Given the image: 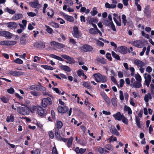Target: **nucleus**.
Here are the masks:
<instances>
[{
    "mask_svg": "<svg viewBox=\"0 0 154 154\" xmlns=\"http://www.w3.org/2000/svg\"><path fill=\"white\" fill-rule=\"evenodd\" d=\"M93 76L95 78V80L97 82L100 83L101 82L104 83L107 80V78L106 76L103 75L99 73L94 74Z\"/></svg>",
    "mask_w": 154,
    "mask_h": 154,
    "instance_id": "nucleus-1",
    "label": "nucleus"
},
{
    "mask_svg": "<svg viewBox=\"0 0 154 154\" xmlns=\"http://www.w3.org/2000/svg\"><path fill=\"white\" fill-rule=\"evenodd\" d=\"M17 111L22 115H27L29 113V110L27 107H18L17 108Z\"/></svg>",
    "mask_w": 154,
    "mask_h": 154,
    "instance_id": "nucleus-2",
    "label": "nucleus"
},
{
    "mask_svg": "<svg viewBox=\"0 0 154 154\" xmlns=\"http://www.w3.org/2000/svg\"><path fill=\"white\" fill-rule=\"evenodd\" d=\"M42 107L45 108L48 106L52 104V102L51 98L49 97L44 98L41 102Z\"/></svg>",
    "mask_w": 154,
    "mask_h": 154,
    "instance_id": "nucleus-3",
    "label": "nucleus"
},
{
    "mask_svg": "<svg viewBox=\"0 0 154 154\" xmlns=\"http://www.w3.org/2000/svg\"><path fill=\"white\" fill-rule=\"evenodd\" d=\"M47 111L40 106L38 107L37 109V113L38 115L43 118L47 114Z\"/></svg>",
    "mask_w": 154,
    "mask_h": 154,
    "instance_id": "nucleus-4",
    "label": "nucleus"
},
{
    "mask_svg": "<svg viewBox=\"0 0 154 154\" xmlns=\"http://www.w3.org/2000/svg\"><path fill=\"white\" fill-rule=\"evenodd\" d=\"M0 36L5 37L6 39H11L12 34L8 31L1 30L0 31Z\"/></svg>",
    "mask_w": 154,
    "mask_h": 154,
    "instance_id": "nucleus-5",
    "label": "nucleus"
},
{
    "mask_svg": "<svg viewBox=\"0 0 154 154\" xmlns=\"http://www.w3.org/2000/svg\"><path fill=\"white\" fill-rule=\"evenodd\" d=\"M34 46L36 48L43 49L45 48V43L41 41H37L34 43Z\"/></svg>",
    "mask_w": 154,
    "mask_h": 154,
    "instance_id": "nucleus-6",
    "label": "nucleus"
},
{
    "mask_svg": "<svg viewBox=\"0 0 154 154\" xmlns=\"http://www.w3.org/2000/svg\"><path fill=\"white\" fill-rule=\"evenodd\" d=\"M72 34L74 37L77 38H79L81 36V35L79 32L78 27L77 26H74Z\"/></svg>",
    "mask_w": 154,
    "mask_h": 154,
    "instance_id": "nucleus-7",
    "label": "nucleus"
},
{
    "mask_svg": "<svg viewBox=\"0 0 154 154\" xmlns=\"http://www.w3.org/2000/svg\"><path fill=\"white\" fill-rule=\"evenodd\" d=\"M50 44L51 46H53L58 49L62 48L65 47V45L63 44H62L54 41H52L51 42Z\"/></svg>",
    "mask_w": 154,
    "mask_h": 154,
    "instance_id": "nucleus-8",
    "label": "nucleus"
},
{
    "mask_svg": "<svg viewBox=\"0 0 154 154\" xmlns=\"http://www.w3.org/2000/svg\"><path fill=\"white\" fill-rule=\"evenodd\" d=\"M144 13L147 18H149L151 17V12L149 5H147L145 7Z\"/></svg>",
    "mask_w": 154,
    "mask_h": 154,
    "instance_id": "nucleus-9",
    "label": "nucleus"
},
{
    "mask_svg": "<svg viewBox=\"0 0 154 154\" xmlns=\"http://www.w3.org/2000/svg\"><path fill=\"white\" fill-rule=\"evenodd\" d=\"M93 48L88 44H85L82 47V49L84 52H90L93 50Z\"/></svg>",
    "mask_w": 154,
    "mask_h": 154,
    "instance_id": "nucleus-10",
    "label": "nucleus"
},
{
    "mask_svg": "<svg viewBox=\"0 0 154 154\" xmlns=\"http://www.w3.org/2000/svg\"><path fill=\"white\" fill-rule=\"evenodd\" d=\"M118 51L123 54H125L127 53L128 48L125 46H121L117 48Z\"/></svg>",
    "mask_w": 154,
    "mask_h": 154,
    "instance_id": "nucleus-11",
    "label": "nucleus"
},
{
    "mask_svg": "<svg viewBox=\"0 0 154 154\" xmlns=\"http://www.w3.org/2000/svg\"><path fill=\"white\" fill-rule=\"evenodd\" d=\"M7 27L11 29H15L18 26L17 24L14 22H10L5 23Z\"/></svg>",
    "mask_w": 154,
    "mask_h": 154,
    "instance_id": "nucleus-12",
    "label": "nucleus"
},
{
    "mask_svg": "<svg viewBox=\"0 0 154 154\" xmlns=\"http://www.w3.org/2000/svg\"><path fill=\"white\" fill-rule=\"evenodd\" d=\"M61 57L69 61L70 62L69 63L70 64H72V63L75 64V62L73 58H72L66 54H62L61 55Z\"/></svg>",
    "mask_w": 154,
    "mask_h": 154,
    "instance_id": "nucleus-13",
    "label": "nucleus"
},
{
    "mask_svg": "<svg viewBox=\"0 0 154 154\" xmlns=\"http://www.w3.org/2000/svg\"><path fill=\"white\" fill-rule=\"evenodd\" d=\"M29 4L31 7L39 9L41 7V5L38 2H30Z\"/></svg>",
    "mask_w": 154,
    "mask_h": 154,
    "instance_id": "nucleus-14",
    "label": "nucleus"
},
{
    "mask_svg": "<svg viewBox=\"0 0 154 154\" xmlns=\"http://www.w3.org/2000/svg\"><path fill=\"white\" fill-rule=\"evenodd\" d=\"M58 112L60 113H65L69 110L68 107L64 106L63 107L61 106H59L57 108Z\"/></svg>",
    "mask_w": 154,
    "mask_h": 154,
    "instance_id": "nucleus-15",
    "label": "nucleus"
},
{
    "mask_svg": "<svg viewBox=\"0 0 154 154\" xmlns=\"http://www.w3.org/2000/svg\"><path fill=\"white\" fill-rule=\"evenodd\" d=\"M110 131L112 134H113L116 135L117 136H120L119 132L117 131L115 127L113 125L111 126L110 128Z\"/></svg>",
    "mask_w": 154,
    "mask_h": 154,
    "instance_id": "nucleus-16",
    "label": "nucleus"
},
{
    "mask_svg": "<svg viewBox=\"0 0 154 154\" xmlns=\"http://www.w3.org/2000/svg\"><path fill=\"white\" fill-rule=\"evenodd\" d=\"M63 126V124L62 122L57 120L56 126H55L54 127V131H59V129L61 128Z\"/></svg>",
    "mask_w": 154,
    "mask_h": 154,
    "instance_id": "nucleus-17",
    "label": "nucleus"
},
{
    "mask_svg": "<svg viewBox=\"0 0 154 154\" xmlns=\"http://www.w3.org/2000/svg\"><path fill=\"white\" fill-rule=\"evenodd\" d=\"M132 44L135 47L141 48L142 45V42L140 40H136L133 42Z\"/></svg>",
    "mask_w": 154,
    "mask_h": 154,
    "instance_id": "nucleus-18",
    "label": "nucleus"
},
{
    "mask_svg": "<svg viewBox=\"0 0 154 154\" xmlns=\"http://www.w3.org/2000/svg\"><path fill=\"white\" fill-rule=\"evenodd\" d=\"M10 74L11 75L14 76H18L23 75L24 72H23L20 71H10Z\"/></svg>",
    "mask_w": 154,
    "mask_h": 154,
    "instance_id": "nucleus-19",
    "label": "nucleus"
},
{
    "mask_svg": "<svg viewBox=\"0 0 154 154\" xmlns=\"http://www.w3.org/2000/svg\"><path fill=\"white\" fill-rule=\"evenodd\" d=\"M134 64L138 67H143L145 66L144 63L138 59H136L134 61Z\"/></svg>",
    "mask_w": 154,
    "mask_h": 154,
    "instance_id": "nucleus-20",
    "label": "nucleus"
},
{
    "mask_svg": "<svg viewBox=\"0 0 154 154\" xmlns=\"http://www.w3.org/2000/svg\"><path fill=\"white\" fill-rule=\"evenodd\" d=\"M54 132L56 138L57 140L59 141L62 137V136H63V133H61L60 134V130L54 131Z\"/></svg>",
    "mask_w": 154,
    "mask_h": 154,
    "instance_id": "nucleus-21",
    "label": "nucleus"
},
{
    "mask_svg": "<svg viewBox=\"0 0 154 154\" xmlns=\"http://www.w3.org/2000/svg\"><path fill=\"white\" fill-rule=\"evenodd\" d=\"M123 115H121L120 112H119L116 113L115 114H114L113 116L115 118V119L118 120L119 121H120L122 119V116Z\"/></svg>",
    "mask_w": 154,
    "mask_h": 154,
    "instance_id": "nucleus-22",
    "label": "nucleus"
},
{
    "mask_svg": "<svg viewBox=\"0 0 154 154\" xmlns=\"http://www.w3.org/2000/svg\"><path fill=\"white\" fill-rule=\"evenodd\" d=\"M23 17V15L21 14H15L12 19L14 20H17L22 18Z\"/></svg>",
    "mask_w": 154,
    "mask_h": 154,
    "instance_id": "nucleus-23",
    "label": "nucleus"
},
{
    "mask_svg": "<svg viewBox=\"0 0 154 154\" xmlns=\"http://www.w3.org/2000/svg\"><path fill=\"white\" fill-rule=\"evenodd\" d=\"M97 60L102 64H104L106 63V60L103 57H98L97 58Z\"/></svg>",
    "mask_w": 154,
    "mask_h": 154,
    "instance_id": "nucleus-24",
    "label": "nucleus"
},
{
    "mask_svg": "<svg viewBox=\"0 0 154 154\" xmlns=\"http://www.w3.org/2000/svg\"><path fill=\"white\" fill-rule=\"evenodd\" d=\"M105 7L106 8L109 9H113L116 7V4H110L108 2H106L105 4Z\"/></svg>",
    "mask_w": 154,
    "mask_h": 154,
    "instance_id": "nucleus-25",
    "label": "nucleus"
},
{
    "mask_svg": "<svg viewBox=\"0 0 154 154\" xmlns=\"http://www.w3.org/2000/svg\"><path fill=\"white\" fill-rule=\"evenodd\" d=\"M60 68L61 69L68 72H69L71 71L70 68L66 65H61L60 66Z\"/></svg>",
    "mask_w": 154,
    "mask_h": 154,
    "instance_id": "nucleus-26",
    "label": "nucleus"
},
{
    "mask_svg": "<svg viewBox=\"0 0 154 154\" xmlns=\"http://www.w3.org/2000/svg\"><path fill=\"white\" fill-rule=\"evenodd\" d=\"M26 35H23L20 38V44L22 45H25L26 44V41L25 38Z\"/></svg>",
    "mask_w": 154,
    "mask_h": 154,
    "instance_id": "nucleus-27",
    "label": "nucleus"
},
{
    "mask_svg": "<svg viewBox=\"0 0 154 154\" xmlns=\"http://www.w3.org/2000/svg\"><path fill=\"white\" fill-rule=\"evenodd\" d=\"M135 122L137 127L139 128H141V126L140 123V119L137 116H135Z\"/></svg>",
    "mask_w": 154,
    "mask_h": 154,
    "instance_id": "nucleus-28",
    "label": "nucleus"
},
{
    "mask_svg": "<svg viewBox=\"0 0 154 154\" xmlns=\"http://www.w3.org/2000/svg\"><path fill=\"white\" fill-rule=\"evenodd\" d=\"M64 18L67 21L70 22H72L74 21V18L73 17L68 15H66L64 16Z\"/></svg>",
    "mask_w": 154,
    "mask_h": 154,
    "instance_id": "nucleus-29",
    "label": "nucleus"
},
{
    "mask_svg": "<svg viewBox=\"0 0 154 154\" xmlns=\"http://www.w3.org/2000/svg\"><path fill=\"white\" fill-rule=\"evenodd\" d=\"M14 116L12 115L10 116H8L6 118V121L7 122H12L14 120Z\"/></svg>",
    "mask_w": 154,
    "mask_h": 154,
    "instance_id": "nucleus-30",
    "label": "nucleus"
},
{
    "mask_svg": "<svg viewBox=\"0 0 154 154\" xmlns=\"http://www.w3.org/2000/svg\"><path fill=\"white\" fill-rule=\"evenodd\" d=\"M30 88L32 90H35L37 91H41L40 88L39 87L38 85H32L30 87Z\"/></svg>",
    "mask_w": 154,
    "mask_h": 154,
    "instance_id": "nucleus-31",
    "label": "nucleus"
},
{
    "mask_svg": "<svg viewBox=\"0 0 154 154\" xmlns=\"http://www.w3.org/2000/svg\"><path fill=\"white\" fill-rule=\"evenodd\" d=\"M133 87L135 88H139L142 86L140 82H134L133 84Z\"/></svg>",
    "mask_w": 154,
    "mask_h": 154,
    "instance_id": "nucleus-32",
    "label": "nucleus"
},
{
    "mask_svg": "<svg viewBox=\"0 0 154 154\" xmlns=\"http://www.w3.org/2000/svg\"><path fill=\"white\" fill-rule=\"evenodd\" d=\"M83 85L88 89H92V87L90 83H88L87 82H83Z\"/></svg>",
    "mask_w": 154,
    "mask_h": 154,
    "instance_id": "nucleus-33",
    "label": "nucleus"
},
{
    "mask_svg": "<svg viewBox=\"0 0 154 154\" xmlns=\"http://www.w3.org/2000/svg\"><path fill=\"white\" fill-rule=\"evenodd\" d=\"M112 57L118 60H120L121 59L119 55L117 54L113 51H112Z\"/></svg>",
    "mask_w": 154,
    "mask_h": 154,
    "instance_id": "nucleus-34",
    "label": "nucleus"
},
{
    "mask_svg": "<svg viewBox=\"0 0 154 154\" xmlns=\"http://www.w3.org/2000/svg\"><path fill=\"white\" fill-rule=\"evenodd\" d=\"M98 13L97 9L96 7H94L92 9V11H91L90 13L92 16L95 15Z\"/></svg>",
    "mask_w": 154,
    "mask_h": 154,
    "instance_id": "nucleus-35",
    "label": "nucleus"
},
{
    "mask_svg": "<svg viewBox=\"0 0 154 154\" xmlns=\"http://www.w3.org/2000/svg\"><path fill=\"white\" fill-rule=\"evenodd\" d=\"M67 141V146L69 148L70 147L72 144L73 138L72 137H71L68 139Z\"/></svg>",
    "mask_w": 154,
    "mask_h": 154,
    "instance_id": "nucleus-36",
    "label": "nucleus"
},
{
    "mask_svg": "<svg viewBox=\"0 0 154 154\" xmlns=\"http://www.w3.org/2000/svg\"><path fill=\"white\" fill-rule=\"evenodd\" d=\"M41 67L45 69L53 70L54 69L53 67L47 65H42Z\"/></svg>",
    "mask_w": 154,
    "mask_h": 154,
    "instance_id": "nucleus-37",
    "label": "nucleus"
},
{
    "mask_svg": "<svg viewBox=\"0 0 154 154\" xmlns=\"http://www.w3.org/2000/svg\"><path fill=\"white\" fill-rule=\"evenodd\" d=\"M124 110L125 111L128 112V114H132V110L130 108L126 105H125L124 106Z\"/></svg>",
    "mask_w": 154,
    "mask_h": 154,
    "instance_id": "nucleus-38",
    "label": "nucleus"
},
{
    "mask_svg": "<svg viewBox=\"0 0 154 154\" xmlns=\"http://www.w3.org/2000/svg\"><path fill=\"white\" fill-rule=\"evenodd\" d=\"M150 87L151 95L152 97H154V85L152 84H151Z\"/></svg>",
    "mask_w": 154,
    "mask_h": 154,
    "instance_id": "nucleus-39",
    "label": "nucleus"
},
{
    "mask_svg": "<svg viewBox=\"0 0 154 154\" xmlns=\"http://www.w3.org/2000/svg\"><path fill=\"white\" fill-rule=\"evenodd\" d=\"M17 42L15 41H8L7 40V46L13 45L17 43Z\"/></svg>",
    "mask_w": 154,
    "mask_h": 154,
    "instance_id": "nucleus-40",
    "label": "nucleus"
},
{
    "mask_svg": "<svg viewBox=\"0 0 154 154\" xmlns=\"http://www.w3.org/2000/svg\"><path fill=\"white\" fill-rule=\"evenodd\" d=\"M135 77L136 80L138 82H140L142 80L141 77L140 75L138 73L135 75Z\"/></svg>",
    "mask_w": 154,
    "mask_h": 154,
    "instance_id": "nucleus-41",
    "label": "nucleus"
},
{
    "mask_svg": "<svg viewBox=\"0 0 154 154\" xmlns=\"http://www.w3.org/2000/svg\"><path fill=\"white\" fill-rule=\"evenodd\" d=\"M1 101L4 103H7L9 102V99L5 96H2L1 98Z\"/></svg>",
    "mask_w": 154,
    "mask_h": 154,
    "instance_id": "nucleus-42",
    "label": "nucleus"
},
{
    "mask_svg": "<svg viewBox=\"0 0 154 154\" xmlns=\"http://www.w3.org/2000/svg\"><path fill=\"white\" fill-rule=\"evenodd\" d=\"M121 120H122V122L125 124L128 125V120L125 117L124 115L123 116H122Z\"/></svg>",
    "mask_w": 154,
    "mask_h": 154,
    "instance_id": "nucleus-43",
    "label": "nucleus"
},
{
    "mask_svg": "<svg viewBox=\"0 0 154 154\" xmlns=\"http://www.w3.org/2000/svg\"><path fill=\"white\" fill-rule=\"evenodd\" d=\"M97 30H96L95 29L91 28L89 29L90 33L93 35L97 34Z\"/></svg>",
    "mask_w": 154,
    "mask_h": 154,
    "instance_id": "nucleus-44",
    "label": "nucleus"
},
{
    "mask_svg": "<svg viewBox=\"0 0 154 154\" xmlns=\"http://www.w3.org/2000/svg\"><path fill=\"white\" fill-rule=\"evenodd\" d=\"M5 10L8 12L10 14H14L15 13V11L9 8L8 7H7L6 8Z\"/></svg>",
    "mask_w": 154,
    "mask_h": 154,
    "instance_id": "nucleus-45",
    "label": "nucleus"
},
{
    "mask_svg": "<svg viewBox=\"0 0 154 154\" xmlns=\"http://www.w3.org/2000/svg\"><path fill=\"white\" fill-rule=\"evenodd\" d=\"M116 98H115L114 97L112 98L111 100L112 104L114 106H116L117 105V102L116 100Z\"/></svg>",
    "mask_w": 154,
    "mask_h": 154,
    "instance_id": "nucleus-46",
    "label": "nucleus"
},
{
    "mask_svg": "<svg viewBox=\"0 0 154 154\" xmlns=\"http://www.w3.org/2000/svg\"><path fill=\"white\" fill-rule=\"evenodd\" d=\"M14 62L17 64H22L23 63V61L20 58H17L14 61Z\"/></svg>",
    "mask_w": 154,
    "mask_h": 154,
    "instance_id": "nucleus-47",
    "label": "nucleus"
},
{
    "mask_svg": "<svg viewBox=\"0 0 154 154\" xmlns=\"http://www.w3.org/2000/svg\"><path fill=\"white\" fill-rule=\"evenodd\" d=\"M109 142L111 143L112 142L115 141L117 140V138L116 137H113V136H111L109 139Z\"/></svg>",
    "mask_w": 154,
    "mask_h": 154,
    "instance_id": "nucleus-48",
    "label": "nucleus"
},
{
    "mask_svg": "<svg viewBox=\"0 0 154 154\" xmlns=\"http://www.w3.org/2000/svg\"><path fill=\"white\" fill-rule=\"evenodd\" d=\"M105 147L108 150L110 151H112L113 149V147L110 144H107L105 146Z\"/></svg>",
    "mask_w": 154,
    "mask_h": 154,
    "instance_id": "nucleus-49",
    "label": "nucleus"
},
{
    "mask_svg": "<svg viewBox=\"0 0 154 154\" xmlns=\"http://www.w3.org/2000/svg\"><path fill=\"white\" fill-rule=\"evenodd\" d=\"M46 31L47 32L50 34H51L53 32V30L49 26H46Z\"/></svg>",
    "mask_w": 154,
    "mask_h": 154,
    "instance_id": "nucleus-50",
    "label": "nucleus"
},
{
    "mask_svg": "<svg viewBox=\"0 0 154 154\" xmlns=\"http://www.w3.org/2000/svg\"><path fill=\"white\" fill-rule=\"evenodd\" d=\"M126 16L125 14L122 15V23L124 24V25L125 26L127 22V20L126 19Z\"/></svg>",
    "mask_w": 154,
    "mask_h": 154,
    "instance_id": "nucleus-51",
    "label": "nucleus"
},
{
    "mask_svg": "<svg viewBox=\"0 0 154 154\" xmlns=\"http://www.w3.org/2000/svg\"><path fill=\"white\" fill-rule=\"evenodd\" d=\"M51 26L54 27L58 28L59 27L58 24L54 22H51Z\"/></svg>",
    "mask_w": 154,
    "mask_h": 154,
    "instance_id": "nucleus-52",
    "label": "nucleus"
},
{
    "mask_svg": "<svg viewBox=\"0 0 154 154\" xmlns=\"http://www.w3.org/2000/svg\"><path fill=\"white\" fill-rule=\"evenodd\" d=\"M7 92L10 94H13L14 93V90L13 88L11 87L10 88L7 90Z\"/></svg>",
    "mask_w": 154,
    "mask_h": 154,
    "instance_id": "nucleus-53",
    "label": "nucleus"
},
{
    "mask_svg": "<svg viewBox=\"0 0 154 154\" xmlns=\"http://www.w3.org/2000/svg\"><path fill=\"white\" fill-rule=\"evenodd\" d=\"M111 26V27L112 29L114 31H116V28L114 24L112 21H111V23L110 24V26Z\"/></svg>",
    "mask_w": 154,
    "mask_h": 154,
    "instance_id": "nucleus-54",
    "label": "nucleus"
},
{
    "mask_svg": "<svg viewBox=\"0 0 154 154\" xmlns=\"http://www.w3.org/2000/svg\"><path fill=\"white\" fill-rule=\"evenodd\" d=\"M52 89L57 93L59 95H60L61 94V91H60L58 88L53 87L52 88Z\"/></svg>",
    "mask_w": 154,
    "mask_h": 154,
    "instance_id": "nucleus-55",
    "label": "nucleus"
},
{
    "mask_svg": "<svg viewBox=\"0 0 154 154\" xmlns=\"http://www.w3.org/2000/svg\"><path fill=\"white\" fill-rule=\"evenodd\" d=\"M119 92L120 93V99L122 101L124 100L123 92L122 91L120 90Z\"/></svg>",
    "mask_w": 154,
    "mask_h": 154,
    "instance_id": "nucleus-56",
    "label": "nucleus"
},
{
    "mask_svg": "<svg viewBox=\"0 0 154 154\" xmlns=\"http://www.w3.org/2000/svg\"><path fill=\"white\" fill-rule=\"evenodd\" d=\"M97 44L98 46L102 47H103L104 45V43L99 40L97 41Z\"/></svg>",
    "mask_w": 154,
    "mask_h": 154,
    "instance_id": "nucleus-57",
    "label": "nucleus"
},
{
    "mask_svg": "<svg viewBox=\"0 0 154 154\" xmlns=\"http://www.w3.org/2000/svg\"><path fill=\"white\" fill-rule=\"evenodd\" d=\"M50 10L51 11V14L50 15L49 12H48L47 13V15L48 16H50L51 18H52L53 17V16L54 15V11H53V9L52 8L50 9Z\"/></svg>",
    "mask_w": 154,
    "mask_h": 154,
    "instance_id": "nucleus-58",
    "label": "nucleus"
},
{
    "mask_svg": "<svg viewBox=\"0 0 154 154\" xmlns=\"http://www.w3.org/2000/svg\"><path fill=\"white\" fill-rule=\"evenodd\" d=\"M106 58L110 61H112V58L111 57V54L110 53H107L106 54Z\"/></svg>",
    "mask_w": 154,
    "mask_h": 154,
    "instance_id": "nucleus-59",
    "label": "nucleus"
},
{
    "mask_svg": "<svg viewBox=\"0 0 154 154\" xmlns=\"http://www.w3.org/2000/svg\"><path fill=\"white\" fill-rule=\"evenodd\" d=\"M149 93H148L147 94H146L144 96V100L146 102H148L149 101Z\"/></svg>",
    "mask_w": 154,
    "mask_h": 154,
    "instance_id": "nucleus-60",
    "label": "nucleus"
},
{
    "mask_svg": "<svg viewBox=\"0 0 154 154\" xmlns=\"http://www.w3.org/2000/svg\"><path fill=\"white\" fill-rule=\"evenodd\" d=\"M48 134L50 138L53 139L54 138V135L52 131H49Z\"/></svg>",
    "mask_w": 154,
    "mask_h": 154,
    "instance_id": "nucleus-61",
    "label": "nucleus"
},
{
    "mask_svg": "<svg viewBox=\"0 0 154 154\" xmlns=\"http://www.w3.org/2000/svg\"><path fill=\"white\" fill-rule=\"evenodd\" d=\"M79 62V64L80 65H82L84 64V63L82 62V59L81 57H79L77 58Z\"/></svg>",
    "mask_w": 154,
    "mask_h": 154,
    "instance_id": "nucleus-62",
    "label": "nucleus"
},
{
    "mask_svg": "<svg viewBox=\"0 0 154 154\" xmlns=\"http://www.w3.org/2000/svg\"><path fill=\"white\" fill-rule=\"evenodd\" d=\"M30 93L34 96H37L39 95V93L38 92H36L35 91H31Z\"/></svg>",
    "mask_w": 154,
    "mask_h": 154,
    "instance_id": "nucleus-63",
    "label": "nucleus"
},
{
    "mask_svg": "<svg viewBox=\"0 0 154 154\" xmlns=\"http://www.w3.org/2000/svg\"><path fill=\"white\" fill-rule=\"evenodd\" d=\"M52 153L53 154H58L57 149L55 146L53 148Z\"/></svg>",
    "mask_w": 154,
    "mask_h": 154,
    "instance_id": "nucleus-64",
    "label": "nucleus"
}]
</instances>
